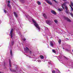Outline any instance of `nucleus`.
I'll list each match as a JSON object with an SVG mask.
<instances>
[{
  "label": "nucleus",
  "mask_w": 73,
  "mask_h": 73,
  "mask_svg": "<svg viewBox=\"0 0 73 73\" xmlns=\"http://www.w3.org/2000/svg\"><path fill=\"white\" fill-rule=\"evenodd\" d=\"M33 22L34 23V25L39 30V31H40V28L39 27V26H38V25L36 23V21L34 20H33Z\"/></svg>",
  "instance_id": "obj_1"
},
{
  "label": "nucleus",
  "mask_w": 73,
  "mask_h": 73,
  "mask_svg": "<svg viewBox=\"0 0 73 73\" xmlns=\"http://www.w3.org/2000/svg\"><path fill=\"white\" fill-rule=\"evenodd\" d=\"M46 22L47 24H48L49 25H50L52 24V23H53V21L50 20H47L46 21Z\"/></svg>",
  "instance_id": "obj_2"
},
{
  "label": "nucleus",
  "mask_w": 73,
  "mask_h": 73,
  "mask_svg": "<svg viewBox=\"0 0 73 73\" xmlns=\"http://www.w3.org/2000/svg\"><path fill=\"white\" fill-rule=\"evenodd\" d=\"M13 29H11L10 31V33L9 34L10 36H11V38H12V37H13Z\"/></svg>",
  "instance_id": "obj_3"
},
{
  "label": "nucleus",
  "mask_w": 73,
  "mask_h": 73,
  "mask_svg": "<svg viewBox=\"0 0 73 73\" xmlns=\"http://www.w3.org/2000/svg\"><path fill=\"white\" fill-rule=\"evenodd\" d=\"M45 0L46 1V2H47L48 4H50V5H52V3H51V2H50V1H48V0Z\"/></svg>",
  "instance_id": "obj_4"
},
{
  "label": "nucleus",
  "mask_w": 73,
  "mask_h": 73,
  "mask_svg": "<svg viewBox=\"0 0 73 73\" xmlns=\"http://www.w3.org/2000/svg\"><path fill=\"white\" fill-rule=\"evenodd\" d=\"M65 19L66 20H67V21H68L69 22H70V21H71L70 20V19H68V18L65 17Z\"/></svg>",
  "instance_id": "obj_5"
},
{
  "label": "nucleus",
  "mask_w": 73,
  "mask_h": 73,
  "mask_svg": "<svg viewBox=\"0 0 73 73\" xmlns=\"http://www.w3.org/2000/svg\"><path fill=\"white\" fill-rule=\"evenodd\" d=\"M66 5V4L65 3H64L63 5H62V7L64 9V7H65Z\"/></svg>",
  "instance_id": "obj_6"
},
{
  "label": "nucleus",
  "mask_w": 73,
  "mask_h": 73,
  "mask_svg": "<svg viewBox=\"0 0 73 73\" xmlns=\"http://www.w3.org/2000/svg\"><path fill=\"white\" fill-rule=\"evenodd\" d=\"M51 12L52 14H53L54 15H56V12H54V11L52 10Z\"/></svg>",
  "instance_id": "obj_7"
},
{
  "label": "nucleus",
  "mask_w": 73,
  "mask_h": 73,
  "mask_svg": "<svg viewBox=\"0 0 73 73\" xmlns=\"http://www.w3.org/2000/svg\"><path fill=\"white\" fill-rule=\"evenodd\" d=\"M11 64H12V62L11 61V59L9 60V65L10 67H11Z\"/></svg>",
  "instance_id": "obj_8"
},
{
  "label": "nucleus",
  "mask_w": 73,
  "mask_h": 73,
  "mask_svg": "<svg viewBox=\"0 0 73 73\" xmlns=\"http://www.w3.org/2000/svg\"><path fill=\"white\" fill-rule=\"evenodd\" d=\"M22 3H25L27 1V0H19Z\"/></svg>",
  "instance_id": "obj_9"
},
{
  "label": "nucleus",
  "mask_w": 73,
  "mask_h": 73,
  "mask_svg": "<svg viewBox=\"0 0 73 73\" xmlns=\"http://www.w3.org/2000/svg\"><path fill=\"white\" fill-rule=\"evenodd\" d=\"M43 15L45 19H47L46 15V14H45V13L43 14Z\"/></svg>",
  "instance_id": "obj_10"
},
{
  "label": "nucleus",
  "mask_w": 73,
  "mask_h": 73,
  "mask_svg": "<svg viewBox=\"0 0 73 73\" xmlns=\"http://www.w3.org/2000/svg\"><path fill=\"white\" fill-rule=\"evenodd\" d=\"M13 13L15 17H17V14H16V13L15 12H14Z\"/></svg>",
  "instance_id": "obj_11"
},
{
  "label": "nucleus",
  "mask_w": 73,
  "mask_h": 73,
  "mask_svg": "<svg viewBox=\"0 0 73 73\" xmlns=\"http://www.w3.org/2000/svg\"><path fill=\"white\" fill-rule=\"evenodd\" d=\"M58 11L60 12H61L63 11V9L62 8H59L58 9Z\"/></svg>",
  "instance_id": "obj_12"
},
{
  "label": "nucleus",
  "mask_w": 73,
  "mask_h": 73,
  "mask_svg": "<svg viewBox=\"0 0 73 73\" xmlns=\"http://www.w3.org/2000/svg\"><path fill=\"white\" fill-rule=\"evenodd\" d=\"M50 42L51 46H53V42H52L50 41Z\"/></svg>",
  "instance_id": "obj_13"
},
{
  "label": "nucleus",
  "mask_w": 73,
  "mask_h": 73,
  "mask_svg": "<svg viewBox=\"0 0 73 73\" xmlns=\"http://www.w3.org/2000/svg\"><path fill=\"white\" fill-rule=\"evenodd\" d=\"M65 12H66V13H69V10H68V9H67V10H66L65 11Z\"/></svg>",
  "instance_id": "obj_14"
},
{
  "label": "nucleus",
  "mask_w": 73,
  "mask_h": 73,
  "mask_svg": "<svg viewBox=\"0 0 73 73\" xmlns=\"http://www.w3.org/2000/svg\"><path fill=\"white\" fill-rule=\"evenodd\" d=\"M10 70L11 72H16V70H12L11 69H10Z\"/></svg>",
  "instance_id": "obj_15"
},
{
  "label": "nucleus",
  "mask_w": 73,
  "mask_h": 73,
  "mask_svg": "<svg viewBox=\"0 0 73 73\" xmlns=\"http://www.w3.org/2000/svg\"><path fill=\"white\" fill-rule=\"evenodd\" d=\"M7 6L9 8H11V5H10V4H9V3L8 4Z\"/></svg>",
  "instance_id": "obj_16"
},
{
  "label": "nucleus",
  "mask_w": 73,
  "mask_h": 73,
  "mask_svg": "<svg viewBox=\"0 0 73 73\" xmlns=\"http://www.w3.org/2000/svg\"><path fill=\"white\" fill-rule=\"evenodd\" d=\"M40 57L41 59H43L44 58V56L42 55L40 56Z\"/></svg>",
  "instance_id": "obj_17"
},
{
  "label": "nucleus",
  "mask_w": 73,
  "mask_h": 73,
  "mask_svg": "<svg viewBox=\"0 0 73 73\" xmlns=\"http://www.w3.org/2000/svg\"><path fill=\"white\" fill-rule=\"evenodd\" d=\"M52 52H53V53H56V50L54 49H53L52 50Z\"/></svg>",
  "instance_id": "obj_18"
},
{
  "label": "nucleus",
  "mask_w": 73,
  "mask_h": 73,
  "mask_svg": "<svg viewBox=\"0 0 73 73\" xmlns=\"http://www.w3.org/2000/svg\"><path fill=\"white\" fill-rule=\"evenodd\" d=\"M37 3L38 4V5H41V3L39 1H38L37 2Z\"/></svg>",
  "instance_id": "obj_19"
},
{
  "label": "nucleus",
  "mask_w": 73,
  "mask_h": 73,
  "mask_svg": "<svg viewBox=\"0 0 73 73\" xmlns=\"http://www.w3.org/2000/svg\"><path fill=\"white\" fill-rule=\"evenodd\" d=\"M25 50H26V51H29V49L27 47L25 49Z\"/></svg>",
  "instance_id": "obj_20"
},
{
  "label": "nucleus",
  "mask_w": 73,
  "mask_h": 73,
  "mask_svg": "<svg viewBox=\"0 0 73 73\" xmlns=\"http://www.w3.org/2000/svg\"><path fill=\"white\" fill-rule=\"evenodd\" d=\"M58 42H59V44H61V40H58Z\"/></svg>",
  "instance_id": "obj_21"
},
{
  "label": "nucleus",
  "mask_w": 73,
  "mask_h": 73,
  "mask_svg": "<svg viewBox=\"0 0 73 73\" xmlns=\"http://www.w3.org/2000/svg\"><path fill=\"white\" fill-rule=\"evenodd\" d=\"M65 9L66 10L68 9V7H67V6H65Z\"/></svg>",
  "instance_id": "obj_22"
},
{
  "label": "nucleus",
  "mask_w": 73,
  "mask_h": 73,
  "mask_svg": "<svg viewBox=\"0 0 73 73\" xmlns=\"http://www.w3.org/2000/svg\"><path fill=\"white\" fill-rule=\"evenodd\" d=\"M11 44L12 45H13V44H14V41H12L11 42Z\"/></svg>",
  "instance_id": "obj_23"
},
{
  "label": "nucleus",
  "mask_w": 73,
  "mask_h": 73,
  "mask_svg": "<svg viewBox=\"0 0 73 73\" xmlns=\"http://www.w3.org/2000/svg\"><path fill=\"white\" fill-rule=\"evenodd\" d=\"M65 50L67 52H70V50H69L68 49H65Z\"/></svg>",
  "instance_id": "obj_24"
},
{
  "label": "nucleus",
  "mask_w": 73,
  "mask_h": 73,
  "mask_svg": "<svg viewBox=\"0 0 73 73\" xmlns=\"http://www.w3.org/2000/svg\"><path fill=\"white\" fill-rule=\"evenodd\" d=\"M54 22L55 23H58V21H57V20H55L54 21Z\"/></svg>",
  "instance_id": "obj_25"
},
{
  "label": "nucleus",
  "mask_w": 73,
  "mask_h": 73,
  "mask_svg": "<svg viewBox=\"0 0 73 73\" xmlns=\"http://www.w3.org/2000/svg\"><path fill=\"white\" fill-rule=\"evenodd\" d=\"M52 73H56V72L54 70H53L52 71Z\"/></svg>",
  "instance_id": "obj_26"
},
{
  "label": "nucleus",
  "mask_w": 73,
  "mask_h": 73,
  "mask_svg": "<svg viewBox=\"0 0 73 73\" xmlns=\"http://www.w3.org/2000/svg\"><path fill=\"white\" fill-rule=\"evenodd\" d=\"M10 54H11V56H12V50H11Z\"/></svg>",
  "instance_id": "obj_27"
},
{
  "label": "nucleus",
  "mask_w": 73,
  "mask_h": 73,
  "mask_svg": "<svg viewBox=\"0 0 73 73\" xmlns=\"http://www.w3.org/2000/svg\"><path fill=\"white\" fill-rule=\"evenodd\" d=\"M70 15L73 17V14L72 13H70Z\"/></svg>",
  "instance_id": "obj_28"
},
{
  "label": "nucleus",
  "mask_w": 73,
  "mask_h": 73,
  "mask_svg": "<svg viewBox=\"0 0 73 73\" xmlns=\"http://www.w3.org/2000/svg\"><path fill=\"white\" fill-rule=\"evenodd\" d=\"M32 51H30V54H32Z\"/></svg>",
  "instance_id": "obj_29"
},
{
  "label": "nucleus",
  "mask_w": 73,
  "mask_h": 73,
  "mask_svg": "<svg viewBox=\"0 0 73 73\" xmlns=\"http://www.w3.org/2000/svg\"><path fill=\"white\" fill-rule=\"evenodd\" d=\"M4 12H5V13H7V11H6V10H4Z\"/></svg>",
  "instance_id": "obj_30"
},
{
  "label": "nucleus",
  "mask_w": 73,
  "mask_h": 73,
  "mask_svg": "<svg viewBox=\"0 0 73 73\" xmlns=\"http://www.w3.org/2000/svg\"><path fill=\"white\" fill-rule=\"evenodd\" d=\"M71 6H72V7H73V3H71Z\"/></svg>",
  "instance_id": "obj_31"
},
{
  "label": "nucleus",
  "mask_w": 73,
  "mask_h": 73,
  "mask_svg": "<svg viewBox=\"0 0 73 73\" xmlns=\"http://www.w3.org/2000/svg\"><path fill=\"white\" fill-rule=\"evenodd\" d=\"M70 7H71L72 11H73V8H72V7L71 6V5H70Z\"/></svg>",
  "instance_id": "obj_32"
},
{
  "label": "nucleus",
  "mask_w": 73,
  "mask_h": 73,
  "mask_svg": "<svg viewBox=\"0 0 73 73\" xmlns=\"http://www.w3.org/2000/svg\"><path fill=\"white\" fill-rule=\"evenodd\" d=\"M8 3H9V4L11 3V1H8Z\"/></svg>",
  "instance_id": "obj_33"
},
{
  "label": "nucleus",
  "mask_w": 73,
  "mask_h": 73,
  "mask_svg": "<svg viewBox=\"0 0 73 73\" xmlns=\"http://www.w3.org/2000/svg\"><path fill=\"white\" fill-rule=\"evenodd\" d=\"M57 72H59V73H60V71H59V70H57Z\"/></svg>",
  "instance_id": "obj_34"
},
{
  "label": "nucleus",
  "mask_w": 73,
  "mask_h": 73,
  "mask_svg": "<svg viewBox=\"0 0 73 73\" xmlns=\"http://www.w3.org/2000/svg\"><path fill=\"white\" fill-rule=\"evenodd\" d=\"M23 41H25V40H26V39H23Z\"/></svg>",
  "instance_id": "obj_35"
},
{
  "label": "nucleus",
  "mask_w": 73,
  "mask_h": 73,
  "mask_svg": "<svg viewBox=\"0 0 73 73\" xmlns=\"http://www.w3.org/2000/svg\"><path fill=\"white\" fill-rule=\"evenodd\" d=\"M54 0V1H55V3H56V1L55 0Z\"/></svg>",
  "instance_id": "obj_36"
},
{
  "label": "nucleus",
  "mask_w": 73,
  "mask_h": 73,
  "mask_svg": "<svg viewBox=\"0 0 73 73\" xmlns=\"http://www.w3.org/2000/svg\"><path fill=\"white\" fill-rule=\"evenodd\" d=\"M63 1H66V0H62Z\"/></svg>",
  "instance_id": "obj_37"
},
{
  "label": "nucleus",
  "mask_w": 73,
  "mask_h": 73,
  "mask_svg": "<svg viewBox=\"0 0 73 73\" xmlns=\"http://www.w3.org/2000/svg\"><path fill=\"white\" fill-rule=\"evenodd\" d=\"M4 65L5 66V62H4Z\"/></svg>",
  "instance_id": "obj_38"
},
{
  "label": "nucleus",
  "mask_w": 73,
  "mask_h": 73,
  "mask_svg": "<svg viewBox=\"0 0 73 73\" xmlns=\"http://www.w3.org/2000/svg\"><path fill=\"white\" fill-rule=\"evenodd\" d=\"M0 73H1V72H0Z\"/></svg>",
  "instance_id": "obj_39"
},
{
  "label": "nucleus",
  "mask_w": 73,
  "mask_h": 73,
  "mask_svg": "<svg viewBox=\"0 0 73 73\" xmlns=\"http://www.w3.org/2000/svg\"><path fill=\"white\" fill-rule=\"evenodd\" d=\"M58 73H59V72H58Z\"/></svg>",
  "instance_id": "obj_40"
}]
</instances>
